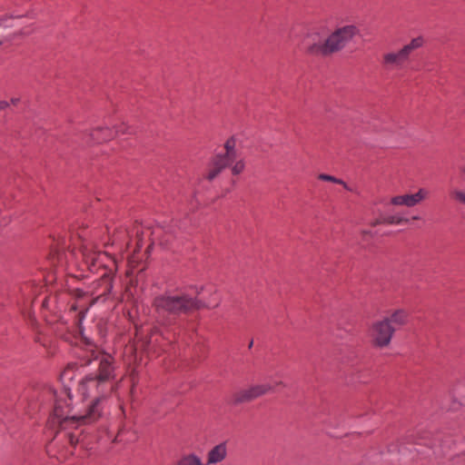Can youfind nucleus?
Returning a JSON list of instances; mask_svg holds the SVG:
<instances>
[{
  "label": "nucleus",
  "mask_w": 465,
  "mask_h": 465,
  "mask_svg": "<svg viewBox=\"0 0 465 465\" xmlns=\"http://www.w3.org/2000/svg\"><path fill=\"white\" fill-rule=\"evenodd\" d=\"M428 196L429 192L424 188H420L419 191L415 193H406L393 196L391 199V203L396 206L413 207L427 199Z\"/></svg>",
  "instance_id": "9b49d317"
},
{
  "label": "nucleus",
  "mask_w": 465,
  "mask_h": 465,
  "mask_svg": "<svg viewBox=\"0 0 465 465\" xmlns=\"http://www.w3.org/2000/svg\"><path fill=\"white\" fill-rule=\"evenodd\" d=\"M460 173H461V174H463V175H464V177H465V165H463V166H461V167H460Z\"/></svg>",
  "instance_id": "393cba45"
},
{
  "label": "nucleus",
  "mask_w": 465,
  "mask_h": 465,
  "mask_svg": "<svg viewBox=\"0 0 465 465\" xmlns=\"http://www.w3.org/2000/svg\"><path fill=\"white\" fill-rule=\"evenodd\" d=\"M149 232V229H144L142 225L136 224L133 227L132 231L127 229L120 228L118 229L114 236H113V244L115 243H125L126 250L131 249L132 240L131 237L133 235L135 236L136 239V247L134 252H137L142 247L143 237L145 233Z\"/></svg>",
  "instance_id": "6e6552de"
},
{
  "label": "nucleus",
  "mask_w": 465,
  "mask_h": 465,
  "mask_svg": "<svg viewBox=\"0 0 465 465\" xmlns=\"http://www.w3.org/2000/svg\"><path fill=\"white\" fill-rule=\"evenodd\" d=\"M227 456V446L226 443L222 442L213 449H211L207 454L206 465L216 464L225 460Z\"/></svg>",
  "instance_id": "f8f14e48"
},
{
  "label": "nucleus",
  "mask_w": 465,
  "mask_h": 465,
  "mask_svg": "<svg viewBox=\"0 0 465 465\" xmlns=\"http://www.w3.org/2000/svg\"><path fill=\"white\" fill-rule=\"evenodd\" d=\"M424 43L422 36H417L400 49L384 53L381 56L382 67L388 71L403 69L411 62L412 53L421 48Z\"/></svg>",
  "instance_id": "0eeeda50"
},
{
  "label": "nucleus",
  "mask_w": 465,
  "mask_h": 465,
  "mask_svg": "<svg viewBox=\"0 0 465 465\" xmlns=\"http://www.w3.org/2000/svg\"><path fill=\"white\" fill-rule=\"evenodd\" d=\"M9 106V103L6 101H0V111L5 110Z\"/></svg>",
  "instance_id": "412c9836"
},
{
  "label": "nucleus",
  "mask_w": 465,
  "mask_h": 465,
  "mask_svg": "<svg viewBox=\"0 0 465 465\" xmlns=\"http://www.w3.org/2000/svg\"><path fill=\"white\" fill-rule=\"evenodd\" d=\"M118 388V383L112 385L94 377L93 374L85 376L78 384L77 391L84 400L90 399L88 410L84 414L69 416L71 411L70 392L67 390L62 391L59 395L56 391L51 393L54 398L53 415L49 424L53 429L66 430L68 440L72 446L80 442L82 430H79L81 423H92L101 416V402Z\"/></svg>",
  "instance_id": "f257e3e1"
},
{
  "label": "nucleus",
  "mask_w": 465,
  "mask_h": 465,
  "mask_svg": "<svg viewBox=\"0 0 465 465\" xmlns=\"http://www.w3.org/2000/svg\"><path fill=\"white\" fill-rule=\"evenodd\" d=\"M419 219V216H413L412 217V220H418Z\"/></svg>",
  "instance_id": "cd10ccee"
},
{
  "label": "nucleus",
  "mask_w": 465,
  "mask_h": 465,
  "mask_svg": "<svg viewBox=\"0 0 465 465\" xmlns=\"http://www.w3.org/2000/svg\"><path fill=\"white\" fill-rule=\"evenodd\" d=\"M205 307L204 303L188 295L164 294L155 297L153 308L158 321L170 322L172 317Z\"/></svg>",
  "instance_id": "20e7f679"
},
{
  "label": "nucleus",
  "mask_w": 465,
  "mask_h": 465,
  "mask_svg": "<svg viewBox=\"0 0 465 465\" xmlns=\"http://www.w3.org/2000/svg\"><path fill=\"white\" fill-rule=\"evenodd\" d=\"M92 362H97V374L94 375L99 380L109 383L115 377L116 364L114 358L99 350L97 347L90 344L83 355L82 365H90Z\"/></svg>",
  "instance_id": "423d86ee"
},
{
  "label": "nucleus",
  "mask_w": 465,
  "mask_h": 465,
  "mask_svg": "<svg viewBox=\"0 0 465 465\" xmlns=\"http://www.w3.org/2000/svg\"><path fill=\"white\" fill-rule=\"evenodd\" d=\"M177 465H206L202 462V460L194 455V454H189L186 456H183L177 463Z\"/></svg>",
  "instance_id": "dca6fc26"
},
{
  "label": "nucleus",
  "mask_w": 465,
  "mask_h": 465,
  "mask_svg": "<svg viewBox=\"0 0 465 465\" xmlns=\"http://www.w3.org/2000/svg\"><path fill=\"white\" fill-rule=\"evenodd\" d=\"M318 178L322 181L331 182L334 183L341 184L346 190L351 191V188L347 185V183L345 182H343L342 180L338 179L332 175L321 173V174H319Z\"/></svg>",
  "instance_id": "a211bd4d"
},
{
  "label": "nucleus",
  "mask_w": 465,
  "mask_h": 465,
  "mask_svg": "<svg viewBox=\"0 0 465 465\" xmlns=\"http://www.w3.org/2000/svg\"><path fill=\"white\" fill-rule=\"evenodd\" d=\"M383 224L392 225V224H401L407 223L409 220L407 218L399 216V215H389L382 217Z\"/></svg>",
  "instance_id": "f3484780"
},
{
  "label": "nucleus",
  "mask_w": 465,
  "mask_h": 465,
  "mask_svg": "<svg viewBox=\"0 0 465 465\" xmlns=\"http://www.w3.org/2000/svg\"><path fill=\"white\" fill-rule=\"evenodd\" d=\"M89 306L85 307L84 309H81L79 312V321H82L84 318V314L87 312Z\"/></svg>",
  "instance_id": "4be33fe9"
},
{
  "label": "nucleus",
  "mask_w": 465,
  "mask_h": 465,
  "mask_svg": "<svg viewBox=\"0 0 465 465\" xmlns=\"http://www.w3.org/2000/svg\"><path fill=\"white\" fill-rule=\"evenodd\" d=\"M449 193H450V199L454 203H456L458 204L465 205V189L464 188L453 186L450 189Z\"/></svg>",
  "instance_id": "2eb2a0df"
},
{
  "label": "nucleus",
  "mask_w": 465,
  "mask_h": 465,
  "mask_svg": "<svg viewBox=\"0 0 465 465\" xmlns=\"http://www.w3.org/2000/svg\"><path fill=\"white\" fill-rule=\"evenodd\" d=\"M236 142L234 138H230L224 143V152L214 155L209 164L205 178L208 181L214 180L223 170L231 166L232 173L234 175L242 173L245 163L241 158L235 149Z\"/></svg>",
  "instance_id": "39448f33"
},
{
  "label": "nucleus",
  "mask_w": 465,
  "mask_h": 465,
  "mask_svg": "<svg viewBox=\"0 0 465 465\" xmlns=\"http://www.w3.org/2000/svg\"><path fill=\"white\" fill-rule=\"evenodd\" d=\"M408 317L409 314L405 310L399 309L394 311L390 317L384 318V320H389L391 325L402 326L407 323Z\"/></svg>",
  "instance_id": "4468645a"
},
{
  "label": "nucleus",
  "mask_w": 465,
  "mask_h": 465,
  "mask_svg": "<svg viewBox=\"0 0 465 465\" xmlns=\"http://www.w3.org/2000/svg\"><path fill=\"white\" fill-rule=\"evenodd\" d=\"M83 265L91 272H97L100 268L105 272L92 285L86 292L78 291V297L84 298L88 295L90 298L89 306L99 301H104L105 297L113 289L112 275L113 270H116V261L112 256L104 252H97L92 250L89 243H84L81 248Z\"/></svg>",
  "instance_id": "f03ea898"
},
{
  "label": "nucleus",
  "mask_w": 465,
  "mask_h": 465,
  "mask_svg": "<svg viewBox=\"0 0 465 465\" xmlns=\"http://www.w3.org/2000/svg\"><path fill=\"white\" fill-rule=\"evenodd\" d=\"M356 33L357 29L353 25L337 28L326 38L318 32H312L307 35L304 42L306 52L312 55H330L341 51Z\"/></svg>",
  "instance_id": "7ed1b4c3"
},
{
  "label": "nucleus",
  "mask_w": 465,
  "mask_h": 465,
  "mask_svg": "<svg viewBox=\"0 0 465 465\" xmlns=\"http://www.w3.org/2000/svg\"><path fill=\"white\" fill-rule=\"evenodd\" d=\"M382 217L383 216H381L380 218H377L375 220H373L372 222H371V226L374 227V226H377L379 224H383V222H382Z\"/></svg>",
  "instance_id": "aec40b11"
},
{
  "label": "nucleus",
  "mask_w": 465,
  "mask_h": 465,
  "mask_svg": "<svg viewBox=\"0 0 465 465\" xmlns=\"http://www.w3.org/2000/svg\"><path fill=\"white\" fill-rule=\"evenodd\" d=\"M159 343L158 337L153 333L149 341H148V350L153 349Z\"/></svg>",
  "instance_id": "6ab92c4d"
},
{
  "label": "nucleus",
  "mask_w": 465,
  "mask_h": 465,
  "mask_svg": "<svg viewBox=\"0 0 465 465\" xmlns=\"http://www.w3.org/2000/svg\"><path fill=\"white\" fill-rule=\"evenodd\" d=\"M252 345H253V341L252 340V341H250L249 345H248L249 349H251V348L252 347Z\"/></svg>",
  "instance_id": "a878e982"
},
{
  "label": "nucleus",
  "mask_w": 465,
  "mask_h": 465,
  "mask_svg": "<svg viewBox=\"0 0 465 465\" xmlns=\"http://www.w3.org/2000/svg\"><path fill=\"white\" fill-rule=\"evenodd\" d=\"M132 379H134V377H133ZM134 380H133V388H132V390H131V393H133V392H134Z\"/></svg>",
  "instance_id": "bb28decb"
},
{
  "label": "nucleus",
  "mask_w": 465,
  "mask_h": 465,
  "mask_svg": "<svg viewBox=\"0 0 465 465\" xmlns=\"http://www.w3.org/2000/svg\"><path fill=\"white\" fill-rule=\"evenodd\" d=\"M78 303L79 304H77V305H73L72 309L73 310H77L78 308L84 309L86 307L84 303H81V301H78Z\"/></svg>",
  "instance_id": "5701e85b"
},
{
  "label": "nucleus",
  "mask_w": 465,
  "mask_h": 465,
  "mask_svg": "<svg viewBox=\"0 0 465 465\" xmlns=\"http://www.w3.org/2000/svg\"><path fill=\"white\" fill-rule=\"evenodd\" d=\"M19 101H20V98H18V97H13V98L11 99V104H14V105H16V104L19 103Z\"/></svg>",
  "instance_id": "b1692460"
},
{
  "label": "nucleus",
  "mask_w": 465,
  "mask_h": 465,
  "mask_svg": "<svg viewBox=\"0 0 465 465\" xmlns=\"http://www.w3.org/2000/svg\"><path fill=\"white\" fill-rule=\"evenodd\" d=\"M271 391H272V387L269 383L255 384L247 389L235 391L232 396V400L235 404L249 402Z\"/></svg>",
  "instance_id": "9d476101"
},
{
  "label": "nucleus",
  "mask_w": 465,
  "mask_h": 465,
  "mask_svg": "<svg viewBox=\"0 0 465 465\" xmlns=\"http://www.w3.org/2000/svg\"><path fill=\"white\" fill-rule=\"evenodd\" d=\"M90 138L87 142L101 143L113 137V132L107 127H97L89 134Z\"/></svg>",
  "instance_id": "ddd939ff"
},
{
  "label": "nucleus",
  "mask_w": 465,
  "mask_h": 465,
  "mask_svg": "<svg viewBox=\"0 0 465 465\" xmlns=\"http://www.w3.org/2000/svg\"><path fill=\"white\" fill-rule=\"evenodd\" d=\"M394 331L395 328L390 324L389 320L383 319L372 324L371 338L376 347L384 348L390 344Z\"/></svg>",
  "instance_id": "1a4fd4ad"
}]
</instances>
